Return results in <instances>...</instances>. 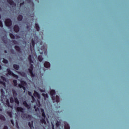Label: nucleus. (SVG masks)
<instances>
[{"mask_svg": "<svg viewBox=\"0 0 129 129\" xmlns=\"http://www.w3.org/2000/svg\"><path fill=\"white\" fill-rule=\"evenodd\" d=\"M34 108L35 109V112H36V114L38 116L42 115V119L40 120L41 123L44 125L47 124V123H49L48 118H46V115L45 114V112H44V109H39V108L37 107V105H34Z\"/></svg>", "mask_w": 129, "mask_h": 129, "instance_id": "1", "label": "nucleus"}, {"mask_svg": "<svg viewBox=\"0 0 129 129\" xmlns=\"http://www.w3.org/2000/svg\"><path fill=\"white\" fill-rule=\"evenodd\" d=\"M16 110L17 111H20V112H22V113L21 114V117H22V118L23 119H27V120H29V119H31L32 116H31L29 114H26L24 112L25 110L24 109V108H23L22 107H18L16 108Z\"/></svg>", "mask_w": 129, "mask_h": 129, "instance_id": "2", "label": "nucleus"}, {"mask_svg": "<svg viewBox=\"0 0 129 129\" xmlns=\"http://www.w3.org/2000/svg\"><path fill=\"white\" fill-rule=\"evenodd\" d=\"M28 60H29V61L30 62V67L28 69L29 72L31 77H32V78L35 77V75L34 74H33L34 66L33 65V64H32V63H33V59H32V55H29Z\"/></svg>", "mask_w": 129, "mask_h": 129, "instance_id": "3", "label": "nucleus"}, {"mask_svg": "<svg viewBox=\"0 0 129 129\" xmlns=\"http://www.w3.org/2000/svg\"><path fill=\"white\" fill-rule=\"evenodd\" d=\"M50 95L53 100V102H59L60 101V98L58 96L56 95V92L55 90H51L50 91Z\"/></svg>", "mask_w": 129, "mask_h": 129, "instance_id": "4", "label": "nucleus"}, {"mask_svg": "<svg viewBox=\"0 0 129 129\" xmlns=\"http://www.w3.org/2000/svg\"><path fill=\"white\" fill-rule=\"evenodd\" d=\"M20 81L21 83L18 85V86L20 87V88H23L24 92H25L26 91V88L28 86L27 83L22 80V79L20 80Z\"/></svg>", "mask_w": 129, "mask_h": 129, "instance_id": "5", "label": "nucleus"}, {"mask_svg": "<svg viewBox=\"0 0 129 129\" xmlns=\"http://www.w3.org/2000/svg\"><path fill=\"white\" fill-rule=\"evenodd\" d=\"M33 95L36 98H37V102L38 103L37 106L38 107H40V106H41V104H40V98H41V96H40V94L37 91H34Z\"/></svg>", "mask_w": 129, "mask_h": 129, "instance_id": "6", "label": "nucleus"}, {"mask_svg": "<svg viewBox=\"0 0 129 129\" xmlns=\"http://www.w3.org/2000/svg\"><path fill=\"white\" fill-rule=\"evenodd\" d=\"M14 99H15V102L16 104H17V105H19L20 102L19 101V100L17 98V95H18V94L17 93V92L15 90H12Z\"/></svg>", "mask_w": 129, "mask_h": 129, "instance_id": "7", "label": "nucleus"}, {"mask_svg": "<svg viewBox=\"0 0 129 129\" xmlns=\"http://www.w3.org/2000/svg\"><path fill=\"white\" fill-rule=\"evenodd\" d=\"M7 71L8 72L6 74L7 76H9V75H11L12 76H13V77H15V78H16V79H18V78H19L18 75L14 74V73L11 71V70H10V69H8Z\"/></svg>", "mask_w": 129, "mask_h": 129, "instance_id": "8", "label": "nucleus"}, {"mask_svg": "<svg viewBox=\"0 0 129 129\" xmlns=\"http://www.w3.org/2000/svg\"><path fill=\"white\" fill-rule=\"evenodd\" d=\"M6 82H7V79L6 78L2 76L1 79H0V84L3 85V87H6Z\"/></svg>", "mask_w": 129, "mask_h": 129, "instance_id": "9", "label": "nucleus"}, {"mask_svg": "<svg viewBox=\"0 0 129 129\" xmlns=\"http://www.w3.org/2000/svg\"><path fill=\"white\" fill-rule=\"evenodd\" d=\"M5 23L7 27H11V26H12V20L10 19H7Z\"/></svg>", "mask_w": 129, "mask_h": 129, "instance_id": "10", "label": "nucleus"}, {"mask_svg": "<svg viewBox=\"0 0 129 129\" xmlns=\"http://www.w3.org/2000/svg\"><path fill=\"white\" fill-rule=\"evenodd\" d=\"M7 2L13 9L14 8H16V4H15V2L13 0H7Z\"/></svg>", "mask_w": 129, "mask_h": 129, "instance_id": "11", "label": "nucleus"}, {"mask_svg": "<svg viewBox=\"0 0 129 129\" xmlns=\"http://www.w3.org/2000/svg\"><path fill=\"white\" fill-rule=\"evenodd\" d=\"M23 104L24 106H25L28 109H30L31 108V106L28 104L26 101H24L23 103Z\"/></svg>", "mask_w": 129, "mask_h": 129, "instance_id": "12", "label": "nucleus"}, {"mask_svg": "<svg viewBox=\"0 0 129 129\" xmlns=\"http://www.w3.org/2000/svg\"><path fill=\"white\" fill-rule=\"evenodd\" d=\"M14 31L16 32V33H18L19 31H20V28L18 25H15L14 27Z\"/></svg>", "mask_w": 129, "mask_h": 129, "instance_id": "13", "label": "nucleus"}, {"mask_svg": "<svg viewBox=\"0 0 129 129\" xmlns=\"http://www.w3.org/2000/svg\"><path fill=\"white\" fill-rule=\"evenodd\" d=\"M18 74H20L21 76H23V77H26L27 74L25 72H18Z\"/></svg>", "mask_w": 129, "mask_h": 129, "instance_id": "14", "label": "nucleus"}, {"mask_svg": "<svg viewBox=\"0 0 129 129\" xmlns=\"http://www.w3.org/2000/svg\"><path fill=\"white\" fill-rule=\"evenodd\" d=\"M33 121H31V122H29L28 123V125L30 129H34V126H33Z\"/></svg>", "mask_w": 129, "mask_h": 129, "instance_id": "15", "label": "nucleus"}, {"mask_svg": "<svg viewBox=\"0 0 129 129\" xmlns=\"http://www.w3.org/2000/svg\"><path fill=\"white\" fill-rule=\"evenodd\" d=\"M28 94L30 95V96H31V97H32V102H34V101H35V98L34 97V96H33V94H32V92L29 91L28 92Z\"/></svg>", "mask_w": 129, "mask_h": 129, "instance_id": "16", "label": "nucleus"}, {"mask_svg": "<svg viewBox=\"0 0 129 129\" xmlns=\"http://www.w3.org/2000/svg\"><path fill=\"white\" fill-rule=\"evenodd\" d=\"M44 67H45L46 68H49V67H50V63H49V62L46 61V62L44 63Z\"/></svg>", "mask_w": 129, "mask_h": 129, "instance_id": "17", "label": "nucleus"}, {"mask_svg": "<svg viewBox=\"0 0 129 129\" xmlns=\"http://www.w3.org/2000/svg\"><path fill=\"white\" fill-rule=\"evenodd\" d=\"M15 48L18 52H19V53H21V48H20V47L16 45L15 46Z\"/></svg>", "mask_w": 129, "mask_h": 129, "instance_id": "18", "label": "nucleus"}, {"mask_svg": "<svg viewBox=\"0 0 129 129\" xmlns=\"http://www.w3.org/2000/svg\"><path fill=\"white\" fill-rule=\"evenodd\" d=\"M13 67L15 69H16V70H19V69H20V67L17 64H14Z\"/></svg>", "mask_w": 129, "mask_h": 129, "instance_id": "19", "label": "nucleus"}, {"mask_svg": "<svg viewBox=\"0 0 129 129\" xmlns=\"http://www.w3.org/2000/svg\"><path fill=\"white\" fill-rule=\"evenodd\" d=\"M0 119L1 120H3V121H5V120H6V117H5V116L0 114Z\"/></svg>", "mask_w": 129, "mask_h": 129, "instance_id": "20", "label": "nucleus"}, {"mask_svg": "<svg viewBox=\"0 0 129 129\" xmlns=\"http://www.w3.org/2000/svg\"><path fill=\"white\" fill-rule=\"evenodd\" d=\"M18 21H22L23 20V16L22 15H19V16L17 18Z\"/></svg>", "mask_w": 129, "mask_h": 129, "instance_id": "21", "label": "nucleus"}, {"mask_svg": "<svg viewBox=\"0 0 129 129\" xmlns=\"http://www.w3.org/2000/svg\"><path fill=\"white\" fill-rule=\"evenodd\" d=\"M35 27L37 30V31H40V27H39V25L37 23L35 24Z\"/></svg>", "mask_w": 129, "mask_h": 129, "instance_id": "22", "label": "nucleus"}, {"mask_svg": "<svg viewBox=\"0 0 129 129\" xmlns=\"http://www.w3.org/2000/svg\"><path fill=\"white\" fill-rule=\"evenodd\" d=\"M38 59L40 62H42V61H43V56H42V55H39Z\"/></svg>", "mask_w": 129, "mask_h": 129, "instance_id": "23", "label": "nucleus"}, {"mask_svg": "<svg viewBox=\"0 0 129 129\" xmlns=\"http://www.w3.org/2000/svg\"><path fill=\"white\" fill-rule=\"evenodd\" d=\"M42 96H43L44 97V99H48V95L47 94H44V93H43L42 94Z\"/></svg>", "mask_w": 129, "mask_h": 129, "instance_id": "24", "label": "nucleus"}, {"mask_svg": "<svg viewBox=\"0 0 129 129\" xmlns=\"http://www.w3.org/2000/svg\"><path fill=\"white\" fill-rule=\"evenodd\" d=\"M64 129H70V126L68 124H65L64 125Z\"/></svg>", "mask_w": 129, "mask_h": 129, "instance_id": "25", "label": "nucleus"}, {"mask_svg": "<svg viewBox=\"0 0 129 129\" xmlns=\"http://www.w3.org/2000/svg\"><path fill=\"white\" fill-rule=\"evenodd\" d=\"M26 1H27V3H28L29 4H31L32 7H34V3H33V2H32L31 0H26Z\"/></svg>", "mask_w": 129, "mask_h": 129, "instance_id": "26", "label": "nucleus"}, {"mask_svg": "<svg viewBox=\"0 0 129 129\" xmlns=\"http://www.w3.org/2000/svg\"><path fill=\"white\" fill-rule=\"evenodd\" d=\"M7 114L10 116V117H13V114H12V112L8 111Z\"/></svg>", "mask_w": 129, "mask_h": 129, "instance_id": "27", "label": "nucleus"}, {"mask_svg": "<svg viewBox=\"0 0 129 129\" xmlns=\"http://www.w3.org/2000/svg\"><path fill=\"white\" fill-rule=\"evenodd\" d=\"M3 62L5 64H8V63H9V61L7 59H5V58L3 59Z\"/></svg>", "mask_w": 129, "mask_h": 129, "instance_id": "28", "label": "nucleus"}, {"mask_svg": "<svg viewBox=\"0 0 129 129\" xmlns=\"http://www.w3.org/2000/svg\"><path fill=\"white\" fill-rule=\"evenodd\" d=\"M13 82L14 85V86H17V85H18V83H17V80H13Z\"/></svg>", "mask_w": 129, "mask_h": 129, "instance_id": "29", "label": "nucleus"}, {"mask_svg": "<svg viewBox=\"0 0 129 129\" xmlns=\"http://www.w3.org/2000/svg\"><path fill=\"white\" fill-rule=\"evenodd\" d=\"M60 123H61L59 121H57L55 124L56 127H58V126H59V125H60Z\"/></svg>", "mask_w": 129, "mask_h": 129, "instance_id": "30", "label": "nucleus"}, {"mask_svg": "<svg viewBox=\"0 0 129 129\" xmlns=\"http://www.w3.org/2000/svg\"><path fill=\"white\" fill-rule=\"evenodd\" d=\"M10 36L11 39H15V35H14V34L10 33Z\"/></svg>", "mask_w": 129, "mask_h": 129, "instance_id": "31", "label": "nucleus"}, {"mask_svg": "<svg viewBox=\"0 0 129 129\" xmlns=\"http://www.w3.org/2000/svg\"><path fill=\"white\" fill-rule=\"evenodd\" d=\"M12 42H13V43H14V44H15V45H17V44H18V42L17 41H16V40H12Z\"/></svg>", "mask_w": 129, "mask_h": 129, "instance_id": "32", "label": "nucleus"}, {"mask_svg": "<svg viewBox=\"0 0 129 129\" xmlns=\"http://www.w3.org/2000/svg\"><path fill=\"white\" fill-rule=\"evenodd\" d=\"M31 43H32V45L33 47H34V46H35V41H34V40H32Z\"/></svg>", "mask_w": 129, "mask_h": 129, "instance_id": "33", "label": "nucleus"}, {"mask_svg": "<svg viewBox=\"0 0 129 129\" xmlns=\"http://www.w3.org/2000/svg\"><path fill=\"white\" fill-rule=\"evenodd\" d=\"M10 102L11 103H13V102H14V98H10Z\"/></svg>", "mask_w": 129, "mask_h": 129, "instance_id": "34", "label": "nucleus"}, {"mask_svg": "<svg viewBox=\"0 0 129 129\" xmlns=\"http://www.w3.org/2000/svg\"><path fill=\"white\" fill-rule=\"evenodd\" d=\"M7 105L10 107V102H9V100H7Z\"/></svg>", "mask_w": 129, "mask_h": 129, "instance_id": "35", "label": "nucleus"}, {"mask_svg": "<svg viewBox=\"0 0 129 129\" xmlns=\"http://www.w3.org/2000/svg\"><path fill=\"white\" fill-rule=\"evenodd\" d=\"M0 27H1V28H3V22H2V21L0 20Z\"/></svg>", "mask_w": 129, "mask_h": 129, "instance_id": "36", "label": "nucleus"}, {"mask_svg": "<svg viewBox=\"0 0 129 129\" xmlns=\"http://www.w3.org/2000/svg\"><path fill=\"white\" fill-rule=\"evenodd\" d=\"M16 127L18 129L20 128V127L19 126V124H18V122L16 123Z\"/></svg>", "mask_w": 129, "mask_h": 129, "instance_id": "37", "label": "nucleus"}, {"mask_svg": "<svg viewBox=\"0 0 129 129\" xmlns=\"http://www.w3.org/2000/svg\"><path fill=\"white\" fill-rule=\"evenodd\" d=\"M51 125H52V129H55V128H54V124H53V122H51Z\"/></svg>", "mask_w": 129, "mask_h": 129, "instance_id": "38", "label": "nucleus"}, {"mask_svg": "<svg viewBox=\"0 0 129 129\" xmlns=\"http://www.w3.org/2000/svg\"><path fill=\"white\" fill-rule=\"evenodd\" d=\"M11 123H12L13 124V125H14V120H13V119H12V120H11Z\"/></svg>", "mask_w": 129, "mask_h": 129, "instance_id": "39", "label": "nucleus"}, {"mask_svg": "<svg viewBox=\"0 0 129 129\" xmlns=\"http://www.w3.org/2000/svg\"><path fill=\"white\" fill-rule=\"evenodd\" d=\"M40 91H41V92H45V90L40 89Z\"/></svg>", "mask_w": 129, "mask_h": 129, "instance_id": "40", "label": "nucleus"}, {"mask_svg": "<svg viewBox=\"0 0 129 129\" xmlns=\"http://www.w3.org/2000/svg\"><path fill=\"white\" fill-rule=\"evenodd\" d=\"M24 4H25L24 2L22 3H21L20 4V7H22V6H23V5H24Z\"/></svg>", "mask_w": 129, "mask_h": 129, "instance_id": "41", "label": "nucleus"}, {"mask_svg": "<svg viewBox=\"0 0 129 129\" xmlns=\"http://www.w3.org/2000/svg\"><path fill=\"white\" fill-rule=\"evenodd\" d=\"M4 129H9V128H8V126H5L4 127Z\"/></svg>", "mask_w": 129, "mask_h": 129, "instance_id": "42", "label": "nucleus"}, {"mask_svg": "<svg viewBox=\"0 0 129 129\" xmlns=\"http://www.w3.org/2000/svg\"><path fill=\"white\" fill-rule=\"evenodd\" d=\"M17 38L18 39H20L21 37H20V36H19V35H17Z\"/></svg>", "mask_w": 129, "mask_h": 129, "instance_id": "43", "label": "nucleus"}, {"mask_svg": "<svg viewBox=\"0 0 129 129\" xmlns=\"http://www.w3.org/2000/svg\"><path fill=\"white\" fill-rule=\"evenodd\" d=\"M3 41L4 42V43H5V44L7 43V41H6V40H3Z\"/></svg>", "mask_w": 129, "mask_h": 129, "instance_id": "44", "label": "nucleus"}, {"mask_svg": "<svg viewBox=\"0 0 129 129\" xmlns=\"http://www.w3.org/2000/svg\"><path fill=\"white\" fill-rule=\"evenodd\" d=\"M0 70H2V66L0 65Z\"/></svg>", "mask_w": 129, "mask_h": 129, "instance_id": "45", "label": "nucleus"}, {"mask_svg": "<svg viewBox=\"0 0 129 129\" xmlns=\"http://www.w3.org/2000/svg\"><path fill=\"white\" fill-rule=\"evenodd\" d=\"M5 53H8V51L7 50H5Z\"/></svg>", "mask_w": 129, "mask_h": 129, "instance_id": "46", "label": "nucleus"}, {"mask_svg": "<svg viewBox=\"0 0 129 129\" xmlns=\"http://www.w3.org/2000/svg\"><path fill=\"white\" fill-rule=\"evenodd\" d=\"M30 17H34V15H30Z\"/></svg>", "mask_w": 129, "mask_h": 129, "instance_id": "47", "label": "nucleus"}, {"mask_svg": "<svg viewBox=\"0 0 129 129\" xmlns=\"http://www.w3.org/2000/svg\"><path fill=\"white\" fill-rule=\"evenodd\" d=\"M0 111H3V109L0 108Z\"/></svg>", "mask_w": 129, "mask_h": 129, "instance_id": "48", "label": "nucleus"}, {"mask_svg": "<svg viewBox=\"0 0 129 129\" xmlns=\"http://www.w3.org/2000/svg\"><path fill=\"white\" fill-rule=\"evenodd\" d=\"M0 12H2V8L0 7Z\"/></svg>", "mask_w": 129, "mask_h": 129, "instance_id": "49", "label": "nucleus"}, {"mask_svg": "<svg viewBox=\"0 0 129 129\" xmlns=\"http://www.w3.org/2000/svg\"><path fill=\"white\" fill-rule=\"evenodd\" d=\"M27 29H29V26H27Z\"/></svg>", "mask_w": 129, "mask_h": 129, "instance_id": "50", "label": "nucleus"}, {"mask_svg": "<svg viewBox=\"0 0 129 129\" xmlns=\"http://www.w3.org/2000/svg\"><path fill=\"white\" fill-rule=\"evenodd\" d=\"M1 91H2V93H3V89L1 90Z\"/></svg>", "mask_w": 129, "mask_h": 129, "instance_id": "51", "label": "nucleus"}, {"mask_svg": "<svg viewBox=\"0 0 129 129\" xmlns=\"http://www.w3.org/2000/svg\"><path fill=\"white\" fill-rule=\"evenodd\" d=\"M2 18V16H1V15H0V19H1Z\"/></svg>", "mask_w": 129, "mask_h": 129, "instance_id": "52", "label": "nucleus"}, {"mask_svg": "<svg viewBox=\"0 0 129 129\" xmlns=\"http://www.w3.org/2000/svg\"><path fill=\"white\" fill-rule=\"evenodd\" d=\"M13 51H14V50H11V52H13Z\"/></svg>", "mask_w": 129, "mask_h": 129, "instance_id": "53", "label": "nucleus"}, {"mask_svg": "<svg viewBox=\"0 0 129 129\" xmlns=\"http://www.w3.org/2000/svg\"><path fill=\"white\" fill-rule=\"evenodd\" d=\"M27 42H25V44H26Z\"/></svg>", "mask_w": 129, "mask_h": 129, "instance_id": "54", "label": "nucleus"}]
</instances>
